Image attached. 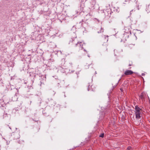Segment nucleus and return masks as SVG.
Segmentation results:
<instances>
[{
	"label": "nucleus",
	"instance_id": "obj_11",
	"mask_svg": "<svg viewBox=\"0 0 150 150\" xmlns=\"http://www.w3.org/2000/svg\"><path fill=\"white\" fill-rule=\"evenodd\" d=\"M127 150H132V149L131 146H129L127 149Z\"/></svg>",
	"mask_w": 150,
	"mask_h": 150
},
{
	"label": "nucleus",
	"instance_id": "obj_3",
	"mask_svg": "<svg viewBox=\"0 0 150 150\" xmlns=\"http://www.w3.org/2000/svg\"><path fill=\"white\" fill-rule=\"evenodd\" d=\"M83 43L81 42H78L76 45V46L77 47H78L79 49H80L81 50L83 49Z\"/></svg>",
	"mask_w": 150,
	"mask_h": 150
},
{
	"label": "nucleus",
	"instance_id": "obj_17",
	"mask_svg": "<svg viewBox=\"0 0 150 150\" xmlns=\"http://www.w3.org/2000/svg\"><path fill=\"white\" fill-rule=\"evenodd\" d=\"M72 150V149H71V150Z\"/></svg>",
	"mask_w": 150,
	"mask_h": 150
},
{
	"label": "nucleus",
	"instance_id": "obj_4",
	"mask_svg": "<svg viewBox=\"0 0 150 150\" xmlns=\"http://www.w3.org/2000/svg\"><path fill=\"white\" fill-rule=\"evenodd\" d=\"M133 73V72L131 70H127L125 71L124 74L126 75H131Z\"/></svg>",
	"mask_w": 150,
	"mask_h": 150
},
{
	"label": "nucleus",
	"instance_id": "obj_2",
	"mask_svg": "<svg viewBox=\"0 0 150 150\" xmlns=\"http://www.w3.org/2000/svg\"><path fill=\"white\" fill-rule=\"evenodd\" d=\"M129 33H125L122 36V40L125 42L128 40L129 38Z\"/></svg>",
	"mask_w": 150,
	"mask_h": 150
},
{
	"label": "nucleus",
	"instance_id": "obj_14",
	"mask_svg": "<svg viewBox=\"0 0 150 150\" xmlns=\"http://www.w3.org/2000/svg\"><path fill=\"white\" fill-rule=\"evenodd\" d=\"M144 75V74H142V75Z\"/></svg>",
	"mask_w": 150,
	"mask_h": 150
},
{
	"label": "nucleus",
	"instance_id": "obj_5",
	"mask_svg": "<svg viewBox=\"0 0 150 150\" xmlns=\"http://www.w3.org/2000/svg\"><path fill=\"white\" fill-rule=\"evenodd\" d=\"M139 98L143 100L146 97V95L145 93L142 92L139 96Z\"/></svg>",
	"mask_w": 150,
	"mask_h": 150
},
{
	"label": "nucleus",
	"instance_id": "obj_6",
	"mask_svg": "<svg viewBox=\"0 0 150 150\" xmlns=\"http://www.w3.org/2000/svg\"><path fill=\"white\" fill-rule=\"evenodd\" d=\"M108 46L107 45H105L103 47V49L104 52H108L110 51V50H108V49H110L109 47H107Z\"/></svg>",
	"mask_w": 150,
	"mask_h": 150
},
{
	"label": "nucleus",
	"instance_id": "obj_1",
	"mask_svg": "<svg viewBox=\"0 0 150 150\" xmlns=\"http://www.w3.org/2000/svg\"><path fill=\"white\" fill-rule=\"evenodd\" d=\"M135 114L136 117L137 119H140L141 118V115L142 112V110L137 105H136L135 108Z\"/></svg>",
	"mask_w": 150,
	"mask_h": 150
},
{
	"label": "nucleus",
	"instance_id": "obj_16",
	"mask_svg": "<svg viewBox=\"0 0 150 150\" xmlns=\"http://www.w3.org/2000/svg\"><path fill=\"white\" fill-rule=\"evenodd\" d=\"M84 51H85L86 52V50H84Z\"/></svg>",
	"mask_w": 150,
	"mask_h": 150
},
{
	"label": "nucleus",
	"instance_id": "obj_12",
	"mask_svg": "<svg viewBox=\"0 0 150 150\" xmlns=\"http://www.w3.org/2000/svg\"><path fill=\"white\" fill-rule=\"evenodd\" d=\"M132 62H131L130 63L129 65V66H132Z\"/></svg>",
	"mask_w": 150,
	"mask_h": 150
},
{
	"label": "nucleus",
	"instance_id": "obj_15",
	"mask_svg": "<svg viewBox=\"0 0 150 150\" xmlns=\"http://www.w3.org/2000/svg\"><path fill=\"white\" fill-rule=\"evenodd\" d=\"M91 65H92V64H90V65H89V66H91Z\"/></svg>",
	"mask_w": 150,
	"mask_h": 150
},
{
	"label": "nucleus",
	"instance_id": "obj_10",
	"mask_svg": "<svg viewBox=\"0 0 150 150\" xmlns=\"http://www.w3.org/2000/svg\"><path fill=\"white\" fill-rule=\"evenodd\" d=\"M104 136V133H102L99 135V137L103 138V137Z\"/></svg>",
	"mask_w": 150,
	"mask_h": 150
},
{
	"label": "nucleus",
	"instance_id": "obj_8",
	"mask_svg": "<svg viewBox=\"0 0 150 150\" xmlns=\"http://www.w3.org/2000/svg\"><path fill=\"white\" fill-rule=\"evenodd\" d=\"M97 30V32L98 33H103V28H98Z\"/></svg>",
	"mask_w": 150,
	"mask_h": 150
},
{
	"label": "nucleus",
	"instance_id": "obj_7",
	"mask_svg": "<svg viewBox=\"0 0 150 150\" xmlns=\"http://www.w3.org/2000/svg\"><path fill=\"white\" fill-rule=\"evenodd\" d=\"M108 36H106L104 35L103 36L102 38V40L103 41L105 40V41L107 42L108 40Z\"/></svg>",
	"mask_w": 150,
	"mask_h": 150
},
{
	"label": "nucleus",
	"instance_id": "obj_13",
	"mask_svg": "<svg viewBox=\"0 0 150 150\" xmlns=\"http://www.w3.org/2000/svg\"><path fill=\"white\" fill-rule=\"evenodd\" d=\"M120 90L121 91H122V88H120Z\"/></svg>",
	"mask_w": 150,
	"mask_h": 150
},
{
	"label": "nucleus",
	"instance_id": "obj_9",
	"mask_svg": "<svg viewBox=\"0 0 150 150\" xmlns=\"http://www.w3.org/2000/svg\"><path fill=\"white\" fill-rule=\"evenodd\" d=\"M94 90V86L92 85L90 86H88V91L91 90V91H93Z\"/></svg>",
	"mask_w": 150,
	"mask_h": 150
}]
</instances>
